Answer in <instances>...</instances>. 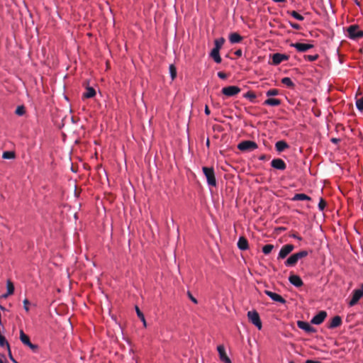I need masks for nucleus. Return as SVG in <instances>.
<instances>
[{"instance_id": "obj_49", "label": "nucleus", "mask_w": 363, "mask_h": 363, "mask_svg": "<svg viewBox=\"0 0 363 363\" xmlns=\"http://www.w3.org/2000/svg\"><path fill=\"white\" fill-rule=\"evenodd\" d=\"M267 159V157L265 155H262L259 157V160L261 161L265 160Z\"/></svg>"}, {"instance_id": "obj_17", "label": "nucleus", "mask_w": 363, "mask_h": 363, "mask_svg": "<svg viewBox=\"0 0 363 363\" xmlns=\"http://www.w3.org/2000/svg\"><path fill=\"white\" fill-rule=\"evenodd\" d=\"M289 281L290 282L291 284L298 288L303 285L302 279L299 276L296 274H291L289 277Z\"/></svg>"}, {"instance_id": "obj_32", "label": "nucleus", "mask_w": 363, "mask_h": 363, "mask_svg": "<svg viewBox=\"0 0 363 363\" xmlns=\"http://www.w3.org/2000/svg\"><path fill=\"white\" fill-rule=\"evenodd\" d=\"M135 311H136V313H137V315L138 316V318L143 323L144 326H146V321H145V316L137 306H135Z\"/></svg>"}, {"instance_id": "obj_19", "label": "nucleus", "mask_w": 363, "mask_h": 363, "mask_svg": "<svg viewBox=\"0 0 363 363\" xmlns=\"http://www.w3.org/2000/svg\"><path fill=\"white\" fill-rule=\"evenodd\" d=\"M341 324H342L341 317L339 315H335V317H333L332 318L331 322H330V325H328V328L333 329V328L340 326Z\"/></svg>"}, {"instance_id": "obj_25", "label": "nucleus", "mask_w": 363, "mask_h": 363, "mask_svg": "<svg viewBox=\"0 0 363 363\" xmlns=\"http://www.w3.org/2000/svg\"><path fill=\"white\" fill-rule=\"evenodd\" d=\"M293 201H311V198L305 194H296L291 199Z\"/></svg>"}, {"instance_id": "obj_1", "label": "nucleus", "mask_w": 363, "mask_h": 363, "mask_svg": "<svg viewBox=\"0 0 363 363\" xmlns=\"http://www.w3.org/2000/svg\"><path fill=\"white\" fill-rule=\"evenodd\" d=\"M308 255V252L307 250H301L294 253L286 259L284 262V265L287 267H294L300 259L306 257Z\"/></svg>"}, {"instance_id": "obj_18", "label": "nucleus", "mask_w": 363, "mask_h": 363, "mask_svg": "<svg viewBox=\"0 0 363 363\" xmlns=\"http://www.w3.org/2000/svg\"><path fill=\"white\" fill-rule=\"evenodd\" d=\"M6 293L0 296L1 298H6L9 296L13 294L14 286L11 280H7L6 281Z\"/></svg>"}, {"instance_id": "obj_37", "label": "nucleus", "mask_w": 363, "mask_h": 363, "mask_svg": "<svg viewBox=\"0 0 363 363\" xmlns=\"http://www.w3.org/2000/svg\"><path fill=\"white\" fill-rule=\"evenodd\" d=\"M279 90L277 89H269L267 92H266V96L267 97H270V96H277L279 94Z\"/></svg>"}, {"instance_id": "obj_5", "label": "nucleus", "mask_w": 363, "mask_h": 363, "mask_svg": "<svg viewBox=\"0 0 363 363\" xmlns=\"http://www.w3.org/2000/svg\"><path fill=\"white\" fill-rule=\"evenodd\" d=\"M247 317L250 321L255 325L259 330L262 327V321L259 313L256 311H250L247 312Z\"/></svg>"}, {"instance_id": "obj_10", "label": "nucleus", "mask_w": 363, "mask_h": 363, "mask_svg": "<svg viewBox=\"0 0 363 363\" xmlns=\"http://www.w3.org/2000/svg\"><path fill=\"white\" fill-rule=\"evenodd\" d=\"M290 46L296 48V50L300 52H306L309 49H311L314 47V45L313 44H306V43H291Z\"/></svg>"}, {"instance_id": "obj_12", "label": "nucleus", "mask_w": 363, "mask_h": 363, "mask_svg": "<svg viewBox=\"0 0 363 363\" xmlns=\"http://www.w3.org/2000/svg\"><path fill=\"white\" fill-rule=\"evenodd\" d=\"M297 325L300 329L308 333H313L316 332L315 328L311 326L308 322L298 320L297 321Z\"/></svg>"}, {"instance_id": "obj_24", "label": "nucleus", "mask_w": 363, "mask_h": 363, "mask_svg": "<svg viewBox=\"0 0 363 363\" xmlns=\"http://www.w3.org/2000/svg\"><path fill=\"white\" fill-rule=\"evenodd\" d=\"M281 100H279L278 99L269 98L264 101L263 105L270 106H279L281 104Z\"/></svg>"}, {"instance_id": "obj_15", "label": "nucleus", "mask_w": 363, "mask_h": 363, "mask_svg": "<svg viewBox=\"0 0 363 363\" xmlns=\"http://www.w3.org/2000/svg\"><path fill=\"white\" fill-rule=\"evenodd\" d=\"M271 166L278 170H284L286 168V163L280 158L273 159L271 162Z\"/></svg>"}, {"instance_id": "obj_11", "label": "nucleus", "mask_w": 363, "mask_h": 363, "mask_svg": "<svg viewBox=\"0 0 363 363\" xmlns=\"http://www.w3.org/2000/svg\"><path fill=\"white\" fill-rule=\"evenodd\" d=\"M326 316L327 313L325 311H320L312 318L311 323L314 325H320L324 321Z\"/></svg>"}, {"instance_id": "obj_22", "label": "nucleus", "mask_w": 363, "mask_h": 363, "mask_svg": "<svg viewBox=\"0 0 363 363\" xmlns=\"http://www.w3.org/2000/svg\"><path fill=\"white\" fill-rule=\"evenodd\" d=\"M242 40V37L238 33H232L229 35V41L232 44L239 43Z\"/></svg>"}, {"instance_id": "obj_51", "label": "nucleus", "mask_w": 363, "mask_h": 363, "mask_svg": "<svg viewBox=\"0 0 363 363\" xmlns=\"http://www.w3.org/2000/svg\"><path fill=\"white\" fill-rule=\"evenodd\" d=\"M0 309L3 311H7L6 308L1 305H0Z\"/></svg>"}, {"instance_id": "obj_13", "label": "nucleus", "mask_w": 363, "mask_h": 363, "mask_svg": "<svg viewBox=\"0 0 363 363\" xmlns=\"http://www.w3.org/2000/svg\"><path fill=\"white\" fill-rule=\"evenodd\" d=\"M288 59V55L279 52L274 53L272 56V64L274 65H278L283 61L287 60Z\"/></svg>"}, {"instance_id": "obj_4", "label": "nucleus", "mask_w": 363, "mask_h": 363, "mask_svg": "<svg viewBox=\"0 0 363 363\" xmlns=\"http://www.w3.org/2000/svg\"><path fill=\"white\" fill-rule=\"evenodd\" d=\"M257 147V144L252 140H243L238 145V148L241 151H252Z\"/></svg>"}, {"instance_id": "obj_26", "label": "nucleus", "mask_w": 363, "mask_h": 363, "mask_svg": "<svg viewBox=\"0 0 363 363\" xmlns=\"http://www.w3.org/2000/svg\"><path fill=\"white\" fill-rule=\"evenodd\" d=\"M96 95V91L93 87L88 86L86 91L83 94V98L90 99Z\"/></svg>"}, {"instance_id": "obj_31", "label": "nucleus", "mask_w": 363, "mask_h": 363, "mask_svg": "<svg viewBox=\"0 0 363 363\" xmlns=\"http://www.w3.org/2000/svg\"><path fill=\"white\" fill-rule=\"evenodd\" d=\"M169 74L172 80H174L177 77V68L174 65H170L169 67Z\"/></svg>"}, {"instance_id": "obj_14", "label": "nucleus", "mask_w": 363, "mask_h": 363, "mask_svg": "<svg viewBox=\"0 0 363 363\" xmlns=\"http://www.w3.org/2000/svg\"><path fill=\"white\" fill-rule=\"evenodd\" d=\"M264 294L274 301L279 302L282 304H284L286 302L282 296L271 291L265 290Z\"/></svg>"}, {"instance_id": "obj_42", "label": "nucleus", "mask_w": 363, "mask_h": 363, "mask_svg": "<svg viewBox=\"0 0 363 363\" xmlns=\"http://www.w3.org/2000/svg\"><path fill=\"white\" fill-rule=\"evenodd\" d=\"M217 75L221 79H225L227 78V74L223 72H218Z\"/></svg>"}, {"instance_id": "obj_40", "label": "nucleus", "mask_w": 363, "mask_h": 363, "mask_svg": "<svg viewBox=\"0 0 363 363\" xmlns=\"http://www.w3.org/2000/svg\"><path fill=\"white\" fill-rule=\"evenodd\" d=\"M23 308L25 309L26 311H29V307H28V305L30 304V302L26 298L23 300Z\"/></svg>"}, {"instance_id": "obj_35", "label": "nucleus", "mask_w": 363, "mask_h": 363, "mask_svg": "<svg viewBox=\"0 0 363 363\" xmlns=\"http://www.w3.org/2000/svg\"><path fill=\"white\" fill-rule=\"evenodd\" d=\"M356 107L360 111L363 112V96L356 100Z\"/></svg>"}, {"instance_id": "obj_45", "label": "nucleus", "mask_w": 363, "mask_h": 363, "mask_svg": "<svg viewBox=\"0 0 363 363\" xmlns=\"http://www.w3.org/2000/svg\"><path fill=\"white\" fill-rule=\"evenodd\" d=\"M235 55L236 56H238V57H241V56H242V50H240V49L237 50L235 52Z\"/></svg>"}, {"instance_id": "obj_38", "label": "nucleus", "mask_w": 363, "mask_h": 363, "mask_svg": "<svg viewBox=\"0 0 363 363\" xmlns=\"http://www.w3.org/2000/svg\"><path fill=\"white\" fill-rule=\"evenodd\" d=\"M15 113L18 116H23V115H24L25 113H26L25 107L23 106H18L16 108V109L15 111Z\"/></svg>"}, {"instance_id": "obj_41", "label": "nucleus", "mask_w": 363, "mask_h": 363, "mask_svg": "<svg viewBox=\"0 0 363 363\" xmlns=\"http://www.w3.org/2000/svg\"><path fill=\"white\" fill-rule=\"evenodd\" d=\"M289 25L291 28H293L296 30H299L301 28L300 25H298V23H296L289 22Z\"/></svg>"}, {"instance_id": "obj_30", "label": "nucleus", "mask_w": 363, "mask_h": 363, "mask_svg": "<svg viewBox=\"0 0 363 363\" xmlns=\"http://www.w3.org/2000/svg\"><path fill=\"white\" fill-rule=\"evenodd\" d=\"M243 97L250 100V102L255 103L256 94L252 91H247L243 95Z\"/></svg>"}, {"instance_id": "obj_33", "label": "nucleus", "mask_w": 363, "mask_h": 363, "mask_svg": "<svg viewBox=\"0 0 363 363\" xmlns=\"http://www.w3.org/2000/svg\"><path fill=\"white\" fill-rule=\"evenodd\" d=\"M2 157L6 160L13 159L15 158V153L12 151H6L4 152Z\"/></svg>"}, {"instance_id": "obj_53", "label": "nucleus", "mask_w": 363, "mask_h": 363, "mask_svg": "<svg viewBox=\"0 0 363 363\" xmlns=\"http://www.w3.org/2000/svg\"><path fill=\"white\" fill-rule=\"evenodd\" d=\"M13 363H18L16 359H13Z\"/></svg>"}, {"instance_id": "obj_54", "label": "nucleus", "mask_w": 363, "mask_h": 363, "mask_svg": "<svg viewBox=\"0 0 363 363\" xmlns=\"http://www.w3.org/2000/svg\"><path fill=\"white\" fill-rule=\"evenodd\" d=\"M289 363H294V362H290Z\"/></svg>"}, {"instance_id": "obj_39", "label": "nucleus", "mask_w": 363, "mask_h": 363, "mask_svg": "<svg viewBox=\"0 0 363 363\" xmlns=\"http://www.w3.org/2000/svg\"><path fill=\"white\" fill-rule=\"evenodd\" d=\"M326 206L325 201L321 198L320 199V201L318 203V209L321 211H323Z\"/></svg>"}, {"instance_id": "obj_46", "label": "nucleus", "mask_w": 363, "mask_h": 363, "mask_svg": "<svg viewBox=\"0 0 363 363\" xmlns=\"http://www.w3.org/2000/svg\"><path fill=\"white\" fill-rule=\"evenodd\" d=\"M291 237L295 238V239H296V240H302V238L300 237L299 235H298L297 234H293L291 235Z\"/></svg>"}, {"instance_id": "obj_36", "label": "nucleus", "mask_w": 363, "mask_h": 363, "mask_svg": "<svg viewBox=\"0 0 363 363\" xmlns=\"http://www.w3.org/2000/svg\"><path fill=\"white\" fill-rule=\"evenodd\" d=\"M319 57V55L318 54L315 55H305L304 59L309 62H313L316 60Z\"/></svg>"}, {"instance_id": "obj_43", "label": "nucleus", "mask_w": 363, "mask_h": 363, "mask_svg": "<svg viewBox=\"0 0 363 363\" xmlns=\"http://www.w3.org/2000/svg\"><path fill=\"white\" fill-rule=\"evenodd\" d=\"M188 296L193 303H198L196 298H195L189 291H188Z\"/></svg>"}, {"instance_id": "obj_3", "label": "nucleus", "mask_w": 363, "mask_h": 363, "mask_svg": "<svg viewBox=\"0 0 363 363\" xmlns=\"http://www.w3.org/2000/svg\"><path fill=\"white\" fill-rule=\"evenodd\" d=\"M347 36L352 40H357L363 37V30L356 24L350 26L347 28Z\"/></svg>"}, {"instance_id": "obj_23", "label": "nucleus", "mask_w": 363, "mask_h": 363, "mask_svg": "<svg viewBox=\"0 0 363 363\" xmlns=\"http://www.w3.org/2000/svg\"><path fill=\"white\" fill-rule=\"evenodd\" d=\"M210 56L218 64L220 63L222 61V59L220 56V50H217V48L212 49L211 52H210Z\"/></svg>"}, {"instance_id": "obj_29", "label": "nucleus", "mask_w": 363, "mask_h": 363, "mask_svg": "<svg viewBox=\"0 0 363 363\" xmlns=\"http://www.w3.org/2000/svg\"><path fill=\"white\" fill-rule=\"evenodd\" d=\"M288 13H289L292 17H294L295 19L298 20V21H302L304 20V17L299 14L298 12H296V11H287Z\"/></svg>"}, {"instance_id": "obj_50", "label": "nucleus", "mask_w": 363, "mask_h": 363, "mask_svg": "<svg viewBox=\"0 0 363 363\" xmlns=\"http://www.w3.org/2000/svg\"><path fill=\"white\" fill-rule=\"evenodd\" d=\"M9 358L11 361H13V359H15L13 356H12V354H11V349L9 348Z\"/></svg>"}, {"instance_id": "obj_44", "label": "nucleus", "mask_w": 363, "mask_h": 363, "mask_svg": "<svg viewBox=\"0 0 363 363\" xmlns=\"http://www.w3.org/2000/svg\"><path fill=\"white\" fill-rule=\"evenodd\" d=\"M330 141H331V143H333L334 144H337L340 141V139L336 138H333L330 139Z\"/></svg>"}, {"instance_id": "obj_47", "label": "nucleus", "mask_w": 363, "mask_h": 363, "mask_svg": "<svg viewBox=\"0 0 363 363\" xmlns=\"http://www.w3.org/2000/svg\"><path fill=\"white\" fill-rule=\"evenodd\" d=\"M204 112H205V114H206V115H207V116L210 115L211 111H210V110H209V108H208V106H206V107H205V110H204Z\"/></svg>"}, {"instance_id": "obj_21", "label": "nucleus", "mask_w": 363, "mask_h": 363, "mask_svg": "<svg viewBox=\"0 0 363 363\" xmlns=\"http://www.w3.org/2000/svg\"><path fill=\"white\" fill-rule=\"evenodd\" d=\"M289 147V145L284 140H279L275 143V148L278 152H281Z\"/></svg>"}, {"instance_id": "obj_6", "label": "nucleus", "mask_w": 363, "mask_h": 363, "mask_svg": "<svg viewBox=\"0 0 363 363\" xmlns=\"http://www.w3.org/2000/svg\"><path fill=\"white\" fill-rule=\"evenodd\" d=\"M294 249V246L291 244L284 245L278 254L277 259H285Z\"/></svg>"}, {"instance_id": "obj_9", "label": "nucleus", "mask_w": 363, "mask_h": 363, "mask_svg": "<svg viewBox=\"0 0 363 363\" xmlns=\"http://www.w3.org/2000/svg\"><path fill=\"white\" fill-rule=\"evenodd\" d=\"M240 91L241 89L237 86H228L223 87L221 92L226 96H234L239 94Z\"/></svg>"}, {"instance_id": "obj_34", "label": "nucleus", "mask_w": 363, "mask_h": 363, "mask_svg": "<svg viewBox=\"0 0 363 363\" xmlns=\"http://www.w3.org/2000/svg\"><path fill=\"white\" fill-rule=\"evenodd\" d=\"M273 249H274V245H271V244L265 245L262 247V252L264 255H268V254H269L272 252V250Z\"/></svg>"}, {"instance_id": "obj_8", "label": "nucleus", "mask_w": 363, "mask_h": 363, "mask_svg": "<svg viewBox=\"0 0 363 363\" xmlns=\"http://www.w3.org/2000/svg\"><path fill=\"white\" fill-rule=\"evenodd\" d=\"M20 340L24 345L30 347L33 352H35L38 350V346L37 345L33 344L30 341L29 337L26 335L22 330H20Z\"/></svg>"}, {"instance_id": "obj_27", "label": "nucleus", "mask_w": 363, "mask_h": 363, "mask_svg": "<svg viewBox=\"0 0 363 363\" xmlns=\"http://www.w3.org/2000/svg\"><path fill=\"white\" fill-rule=\"evenodd\" d=\"M224 43H225V39L223 37L216 39L214 40V48H217V50H220L221 49V48L223 47Z\"/></svg>"}, {"instance_id": "obj_20", "label": "nucleus", "mask_w": 363, "mask_h": 363, "mask_svg": "<svg viewBox=\"0 0 363 363\" xmlns=\"http://www.w3.org/2000/svg\"><path fill=\"white\" fill-rule=\"evenodd\" d=\"M237 245L240 250H246L249 247L248 241L244 237L239 238Z\"/></svg>"}, {"instance_id": "obj_2", "label": "nucleus", "mask_w": 363, "mask_h": 363, "mask_svg": "<svg viewBox=\"0 0 363 363\" xmlns=\"http://www.w3.org/2000/svg\"><path fill=\"white\" fill-rule=\"evenodd\" d=\"M202 172L206 179L207 184L210 186H216L215 170L212 167H203Z\"/></svg>"}, {"instance_id": "obj_7", "label": "nucleus", "mask_w": 363, "mask_h": 363, "mask_svg": "<svg viewBox=\"0 0 363 363\" xmlns=\"http://www.w3.org/2000/svg\"><path fill=\"white\" fill-rule=\"evenodd\" d=\"M363 297V284H362L360 289H356L353 292L352 297L349 302L350 306H353L357 303L359 300Z\"/></svg>"}, {"instance_id": "obj_48", "label": "nucleus", "mask_w": 363, "mask_h": 363, "mask_svg": "<svg viewBox=\"0 0 363 363\" xmlns=\"http://www.w3.org/2000/svg\"><path fill=\"white\" fill-rule=\"evenodd\" d=\"M305 363H321L319 361H315L312 359H307Z\"/></svg>"}, {"instance_id": "obj_16", "label": "nucleus", "mask_w": 363, "mask_h": 363, "mask_svg": "<svg viewBox=\"0 0 363 363\" xmlns=\"http://www.w3.org/2000/svg\"><path fill=\"white\" fill-rule=\"evenodd\" d=\"M217 350L219 354V357L224 363H232L230 358L227 356L225 350V347L223 345H220L217 347Z\"/></svg>"}, {"instance_id": "obj_52", "label": "nucleus", "mask_w": 363, "mask_h": 363, "mask_svg": "<svg viewBox=\"0 0 363 363\" xmlns=\"http://www.w3.org/2000/svg\"><path fill=\"white\" fill-rule=\"evenodd\" d=\"M206 145H207V146H208V145H209V140H208H208H207V141H206Z\"/></svg>"}, {"instance_id": "obj_28", "label": "nucleus", "mask_w": 363, "mask_h": 363, "mask_svg": "<svg viewBox=\"0 0 363 363\" xmlns=\"http://www.w3.org/2000/svg\"><path fill=\"white\" fill-rule=\"evenodd\" d=\"M281 83L289 88H294L295 84L289 77H284L281 79Z\"/></svg>"}]
</instances>
